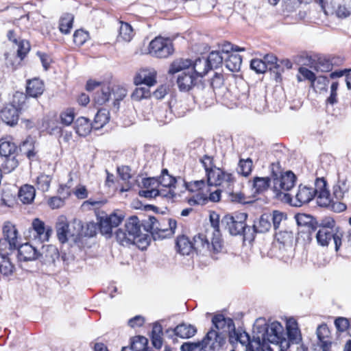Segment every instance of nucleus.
Instances as JSON below:
<instances>
[{
	"label": "nucleus",
	"instance_id": "nucleus-1",
	"mask_svg": "<svg viewBox=\"0 0 351 351\" xmlns=\"http://www.w3.org/2000/svg\"><path fill=\"white\" fill-rule=\"evenodd\" d=\"M192 62L189 59H177L170 65L169 74L182 71L177 78V84L180 91H189L196 84L197 77L189 70Z\"/></svg>",
	"mask_w": 351,
	"mask_h": 351
},
{
	"label": "nucleus",
	"instance_id": "nucleus-2",
	"mask_svg": "<svg viewBox=\"0 0 351 351\" xmlns=\"http://www.w3.org/2000/svg\"><path fill=\"white\" fill-rule=\"evenodd\" d=\"M257 334L253 337L258 346H264L267 343L278 344L285 341L284 337V328L278 322H274L270 324H265L256 328Z\"/></svg>",
	"mask_w": 351,
	"mask_h": 351
},
{
	"label": "nucleus",
	"instance_id": "nucleus-3",
	"mask_svg": "<svg viewBox=\"0 0 351 351\" xmlns=\"http://www.w3.org/2000/svg\"><path fill=\"white\" fill-rule=\"evenodd\" d=\"M269 169L274 184L273 191L277 197L282 194V191H288L294 186L296 176L291 171L283 173L279 162H272Z\"/></svg>",
	"mask_w": 351,
	"mask_h": 351
},
{
	"label": "nucleus",
	"instance_id": "nucleus-4",
	"mask_svg": "<svg viewBox=\"0 0 351 351\" xmlns=\"http://www.w3.org/2000/svg\"><path fill=\"white\" fill-rule=\"evenodd\" d=\"M115 234L117 241L122 245L141 241V223L138 218L136 216L130 217L126 221L124 229H118Z\"/></svg>",
	"mask_w": 351,
	"mask_h": 351
},
{
	"label": "nucleus",
	"instance_id": "nucleus-5",
	"mask_svg": "<svg viewBox=\"0 0 351 351\" xmlns=\"http://www.w3.org/2000/svg\"><path fill=\"white\" fill-rule=\"evenodd\" d=\"M247 214L245 213H236L225 215L221 220V225L233 236L243 235L247 240V230L250 226L246 224Z\"/></svg>",
	"mask_w": 351,
	"mask_h": 351
},
{
	"label": "nucleus",
	"instance_id": "nucleus-6",
	"mask_svg": "<svg viewBox=\"0 0 351 351\" xmlns=\"http://www.w3.org/2000/svg\"><path fill=\"white\" fill-rule=\"evenodd\" d=\"M18 148L10 141H2L0 143V166L4 171L11 172L19 165L16 158Z\"/></svg>",
	"mask_w": 351,
	"mask_h": 351
},
{
	"label": "nucleus",
	"instance_id": "nucleus-7",
	"mask_svg": "<svg viewBox=\"0 0 351 351\" xmlns=\"http://www.w3.org/2000/svg\"><path fill=\"white\" fill-rule=\"evenodd\" d=\"M172 42L169 38L156 37L152 40L149 46V52L153 56L159 58H166L173 52Z\"/></svg>",
	"mask_w": 351,
	"mask_h": 351
},
{
	"label": "nucleus",
	"instance_id": "nucleus-8",
	"mask_svg": "<svg viewBox=\"0 0 351 351\" xmlns=\"http://www.w3.org/2000/svg\"><path fill=\"white\" fill-rule=\"evenodd\" d=\"M343 232L341 231L330 232L326 229H319L316 233L315 237L317 243L321 246H328L332 239L335 244V250L338 252L342 243Z\"/></svg>",
	"mask_w": 351,
	"mask_h": 351
},
{
	"label": "nucleus",
	"instance_id": "nucleus-9",
	"mask_svg": "<svg viewBox=\"0 0 351 351\" xmlns=\"http://www.w3.org/2000/svg\"><path fill=\"white\" fill-rule=\"evenodd\" d=\"M271 227V215L269 213L263 214L258 221H254V224L250 226L247 230V240L253 241L258 233H265L268 232Z\"/></svg>",
	"mask_w": 351,
	"mask_h": 351
},
{
	"label": "nucleus",
	"instance_id": "nucleus-10",
	"mask_svg": "<svg viewBox=\"0 0 351 351\" xmlns=\"http://www.w3.org/2000/svg\"><path fill=\"white\" fill-rule=\"evenodd\" d=\"M207 182L210 186H229L234 182V177L231 173H226L219 168H215L208 171Z\"/></svg>",
	"mask_w": 351,
	"mask_h": 351
},
{
	"label": "nucleus",
	"instance_id": "nucleus-11",
	"mask_svg": "<svg viewBox=\"0 0 351 351\" xmlns=\"http://www.w3.org/2000/svg\"><path fill=\"white\" fill-rule=\"evenodd\" d=\"M202 341L207 350H217L226 343V334L217 332V331L211 328L204 337Z\"/></svg>",
	"mask_w": 351,
	"mask_h": 351
},
{
	"label": "nucleus",
	"instance_id": "nucleus-12",
	"mask_svg": "<svg viewBox=\"0 0 351 351\" xmlns=\"http://www.w3.org/2000/svg\"><path fill=\"white\" fill-rule=\"evenodd\" d=\"M52 228L45 226V223L38 218H36L32 223L31 232L34 239H38L41 243L47 241L52 234Z\"/></svg>",
	"mask_w": 351,
	"mask_h": 351
},
{
	"label": "nucleus",
	"instance_id": "nucleus-13",
	"mask_svg": "<svg viewBox=\"0 0 351 351\" xmlns=\"http://www.w3.org/2000/svg\"><path fill=\"white\" fill-rule=\"evenodd\" d=\"M214 327L218 330L217 332H223L226 334V338L228 335L232 337L230 333L235 332V327L233 320L231 318H226L222 314L215 315L212 319Z\"/></svg>",
	"mask_w": 351,
	"mask_h": 351
},
{
	"label": "nucleus",
	"instance_id": "nucleus-14",
	"mask_svg": "<svg viewBox=\"0 0 351 351\" xmlns=\"http://www.w3.org/2000/svg\"><path fill=\"white\" fill-rule=\"evenodd\" d=\"M5 241L9 245L10 250L16 249L19 245V232L16 226L10 221H5L2 228Z\"/></svg>",
	"mask_w": 351,
	"mask_h": 351
},
{
	"label": "nucleus",
	"instance_id": "nucleus-15",
	"mask_svg": "<svg viewBox=\"0 0 351 351\" xmlns=\"http://www.w3.org/2000/svg\"><path fill=\"white\" fill-rule=\"evenodd\" d=\"M304 59L303 64L313 68L317 71L328 72L332 69V63L326 58H318L317 60L313 59L311 56H301Z\"/></svg>",
	"mask_w": 351,
	"mask_h": 351
},
{
	"label": "nucleus",
	"instance_id": "nucleus-16",
	"mask_svg": "<svg viewBox=\"0 0 351 351\" xmlns=\"http://www.w3.org/2000/svg\"><path fill=\"white\" fill-rule=\"evenodd\" d=\"M18 257L21 261H32L38 259L39 250L29 243L20 245L18 247Z\"/></svg>",
	"mask_w": 351,
	"mask_h": 351
},
{
	"label": "nucleus",
	"instance_id": "nucleus-17",
	"mask_svg": "<svg viewBox=\"0 0 351 351\" xmlns=\"http://www.w3.org/2000/svg\"><path fill=\"white\" fill-rule=\"evenodd\" d=\"M136 85L145 84L147 87L154 86L156 83V71L154 69H143L134 77Z\"/></svg>",
	"mask_w": 351,
	"mask_h": 351
},
{
	"label": "nucleus",
	"instance_id": "nucleus-18",
	"mask_svg": "<svg viewBox=\"0 0 351 351\" xmlns=\"http://www.w3.org/2000/svg\"><path fill=\"white\" fill-rule=\"evenodd\" d=\"M0 117L5 123L14 126L17 124L19 119V109L14 105H8L1 110Z\"/></svg>",
	"mask_w": 351,
	"mask_h": 351
},
{
	"label": "nucleus",
	"instance_id": "nucleus-19",
	"mask_svg": "<svg viewBox=\"0 0 351 351\" xmlns=\"http://www.w3.org/2000/svg\"><path fill=\"white\" fill-rule=\"evenodd\" d=\"M295 219L299 226L306 228V232L309 235L315 232L318 228V223L316 219L310 215L298 213L295 215Z\"/></svg>",
	"mask_w": 351,
	"mask_h": 351
},
{
	"label": "nucleus",
	"instance_id": "nucleus-20",
	"mask_svg": "<svg viewBox=\"0 0 351 351\" xmlns=\"http://www.w3.org/2000/svg\"><path fill=\"white\" fill-rule=\"evenodd\" d=\"M58 248L53 245H43L39 250L38 259L45 264L54 263L59 258Z\"/></svg>",
	"mask_w": 351,
	"mask_h": 351
},
{
	"label": "nucleus",
	"instance_id": "nucleus-21",
	"mask_svg": "<svg viewBox=\"0 0 351 351\" xmlns=\"http://www.w3.org/2000/svg\"><path fill=\"white\" fill-rule=\"evenodd\" d=\"M315 197L313 188L300 185L298 193L295 195V206H301L304 204L310 202Z\"/></svg>",
	"mask_w": 351,
	"mask_h": 351
},
{
	"label": "nucleus",
	"instance_id": "nucleus-22",
	"mask_svg": "<svg viewBox=\"0 0 351 351\" xmlns=\"http://www.w3.org/2000/svg\"><path fill=\"white\" fill-rule=\"evenodd\" d=\"M166 332H171L173 335L182 339H189L196 334L197 328L191 324L182 323L178 325L173 329L167 330Z\"/></svg>",
	"mask_w": 351,
	"mask_h": 351
},
{
	"label": "nucleus",
	"instance_id": "nucleus-23",
	"mask_svg": "<svg viewBox=\"0 0 351 351\" xmlns=\"http://www.w3.org/2000/svg\"><path fill=\"white\" fill-rule=\"evenodd\" d=\"M286 328L289 341L291 343H300L302 341V337L297 322L293 318L289 319Z\"/></svg>",
	"mask_w": 351,
	"mask_h": 351
},
{
	"label": "nucleus",
	"instance_id": "nucleus-24",
	"mask_svg": "<svg viewBox=\"0 0 351 351\" xmlns=\"http://www.w3.org/2000/svg\"><path fill=\"white\" fill-rule=\"evenodd\" d=\"M191 66L192 67H189V70L193 72L196 77H203L211 69L206 59L204 57L197 58L193 63H192Z\"/></svg>",
	"mask_w": 351,
	"mask_h": 351
},
{
	"label": "nucleus",
	"instance_id": "nucleus-25",
	"mask_svg": "<svg viewBox=\"0 0 351 351\" xmlns=\"http://www.w3.org/2000/svg\"><path fill=\"white\" fill-rule=\"evenodd\" d=\"M44 84L38 78L29 80L27 82L26 93L32 97L41 95L44 91Z\"/></svg>",
	"mask_w": 351,
	"mask_h": 351
},
{
	"label": "nucleus",
	"instance_id": "nucleus-26",
	"mask_svg": "<svg viewBox=\"0 0 351 351\" xmlns=\"http://www.w3.org/2000/svg\"><path fill=\"white\" fill-rule=\"evenodd\" d=\"M74 124L75 132L80 136H87L93 127V123H90V121L84 117L77 118Z\"/></svg>",
	"mask_w": 351,
	"mask_h": 351
},
{
	"label": "nucleus",
	"instance_id": "nucleus-27",
	"mask_svg": "<svg viewBox=\"0 0 351 351\" xmlns=\"http://www.w3.org/2000/svg\"><path fill=\"white\" fill-rule=\"evenodd\" d=\"M193 250L197 252L210 251V245L206 236L204 234H198L193 237L192 242Z\"/></svg>",
	"mask_w": 351,
	"mask_h": 351
},
{
	"label": "nucleus",
	"instance_id": "nucleus-28",
	"mask_svg": "<svg viewBox=\"0 0 351 351\" xmlns=\"http://www.w3.org/2000/svg\"><path fill=\"white\" fill-rule=\"evenodd\" d=\"M272 180L271 176L270 177H258L256 176L253 178V189L256 193L260 194L266 191L270 186Z\"/></svg>",
	"mask_w": 351,
	"mask_h": 351
},
{
	"label": "nucleus",
	"instance_id": "nucleus-29",
	"mask_svg": "<svg viewBox=\"0 0 351 351\" xmlns=\"http://www.w3.org/2000/svg\"><path fill=\"white\" fill-rule=\"evenodd\" d=\"M36 191L34 186L25 184L21 187L19 191V199L23 204H30L34 200Z\"/></svg>",
	"mask_w": 351,
	"mask_h": 351
},
{
	"label": "nucleus",
	"instance_id": "nucleus-30",
	"mask_svg": "<svg viewBox=\"0 0 351 351\" xmlns=\"http://www.w3.org/2000/svg\"><path fill=\"white\" fill-rule=\"evenodd\" d=\"M176 247L178 252L182 255H189L193 251L192 241L184 235L177 238Z\"/></svg>",
	"mask_w": 351,
	"mask_h": 351
},
{
	"label": "nucleus",
	"instance_id": "nucleus-31",
	"mask_svg": "<svg viewBox=\"0 0 351 351\" xmlns=\"http://www.w3.org/2000/svg\"><path fill=\"white\" fill-rule=\"evenodd\" d=\"M242 64V58L240 55L231 53L225 57L224 64L232 72L239 71Z\"/></svg>",
	"mask_w": 351,
	"mask_h": 351
},
{
	"label": "nucleus",
	"instance_id": "nucleus-32",
	"mask_svg": "<svg viewBox=\"0 0 351 351\" xmlns=\"http://www.w3.org/2000/svg\"><path fill=\"white\" fill-rule=\"evenodd\" d=\"M74 16L72 14L64 13L59 20V29L61 33L68 34L73 27Z\"/></svg>",
	"mask_w": 351,
	"mask_h": 351
},
{
	"label": "nucleus",
	"instance_id": "nucleus-33",
	"mask_svg": "<svg viewBox=\"0 0 351 351\" xmlns=\"http://www.w3.org/2000/svg\"><path fill=\"white\" fill-rule=\"evenodd\" d=\"M334 10L339 18H346L351 14V0H343V3L336 2Z\"/></svg>",
	"mask_w": 351,
	"mask_h": 351
},
{
	"label": "nucleus",
	"instance_id": "nucleus-34",
	"mask_svg": "<svg viewBox=\"0 0 351 351\" xmlns=\"http://www.w3.org/2000/svg\"><path fill=\"white\" fill-rule=\"evenodd\" d=\"M348 191L349 185L346 179H339L337 184L333 186V195L337 200L342 199Z\"/></svg>",
	"mask_w": 351,
	"mask_h": 351
},
{
	"label": "nucleus",
	"instance_id": "nucleus-35",
	"mask_svg": "<svg viewBox=\"0 0 351 351\" xmlns=\"http://www.w3.org/2000/svg\"><path fill=\"white\" fill-rule=\"evenodd\" d=\"M68 222L66 221V218L63 217L60 218L56 224V232L58 238L62 243H64L68 241Z\"/></svg>",
	"mask_w": 351,
	"mask_h": 351
},
{
	"label": "nucleus",
	"instance_id": "nucleus-36",
	"mask_svg": "<svg viewBox=\"0 0 351 351\" xmlns=\"http://www.w3.org/2000/svg\"><path fill=\"white\" fill-rule=\"evenodd\" d=\"M110 113L106 108L99 109L95 116L93 127L99 129L105 125L109 121Z\"/></svg>",
	"mask_w": 351,
	"mask_h": 351
},
{
	"label": "nucleus",
	"instance_id": "nucleus-37",
	"mask_svg": "<svg viewBox=\"0 0 351 351\" xmlns=\"http://www.w3.org/2000/svg\"><path fill=\"white\" fill-rule=\"evenodd\" d=\"M67 236L69 238H73L75 240L78 236L82 234L83 225L82 221L78 219H73L71 222L68 223Z\"/></svg>",
	"mask_w": 351,
	"mask_h": 351
},
{
	"label": "nucleus",
	"instance_id": "nucleus-38",
	"mask_svg": "<svg viewBox=\"0 0 351 351\" xmlns=\"http://www.w3.org/2000/svg\"><path fill=\"white\" fill-rule=\"evenodd\" d=\"M214 90L210 87H204L197 93V97L206 106L214 102Z\"/></svg>",
	"mask_w": 351,
	"mask_h": 351
},
{
	"label": "nucleus",
	"instance_id": "nucleus-39",
	"mask_svg": "<svg viewBox=\"0 0 351 351\" xmlns=\"http://www.w3.org/2000/svg\"><path fill=\"white\" fill-rule=\"evenodd\" d=\"M210 69H217L223 62L225 57L222 56L219 51H211L206 58Z\"/></svg>",
	"mask_w": 351,
	"mask_h": 351
},
{
	"label": "nucleus",
	"instance_id": "nucleus-40",
	"mask_svg": "<svg viewBox=\"0 0 351 351\" xmlns=\"http://www.w3.org/2000/svg\"><path fill=\"white\" fill-rule=\"evenodd\" d=\"M147 339L143 336H136L131 339L130 348L133 351H143L147 345Z\"/></svg>",
	"mask_w": 351,
	"mask_h": 351
},
{
	"label": "nucleus",
	"instance_id": "nucleus-41",
	"mask_svg": "<svg viewBox=\"0 0 351 351\" xmlns=\"http://www.w3.org/2000/svg\"><path fill=\"white\" fill-rule=\"evenodd\" d=\"M45 130L51 135L62 136L63 130L56 119H49L45 123Z\"/></svg>",
	"mask_w": 351,
	"mask_h": 351
},
{
	"label": "nucleus",
	"instance_id": "nucleus-42",
	"mask_svg": "<svg viewBox=\"0 0 351 351\" xmlns=\"http://www.w3.org/2000/svg\"><path fill=\"white\" fill-rule=\"evenodd\" d=\"M132 36L133 29L132 26L128 23L121 22L119 28V39H121L125 42H129L131 40Z\"/></svg>",
	"mask_w": 351,
	"mask_h": 351
},
{
	"label": "nucleus",
	"instance_id": "nucleus-43",
	"mask_svg": "<svg viewBox=\"0 0 351 351\" xmlns=\"http://www.w3.org/2000/svg\"><path fill=\"white\" fill-rule=\"evenodd\" d=\"M220 198H221V191L217 189L215 191L210 193L208 197H203L202 195L198 194L197 195V199L192 200V201L194 202V204H204L208 202V200H210L213 202H217L220 200Z\"/></svg>",
	"mask_w": 351,
	"mask_h": 351
},
{
	"label": "nucleus",
	"instance_id": "nucleus-44",
	"mask_svg": "<svg viewBox=\"0 0 351 351\" xmlns=\"http://www.w3.org/2000/svg\"><path fill=\"white\" fill-rule=\"evenodd\" d=\"M14 267L10 261L9 258L2 256L0 261V274L8 276L12 274Z\"/></svg>",
	"mask_w": 351,
	"mask_h": 351
},
{
	"label": "nucleus",
	"instance_id": "nucleus-45",
	"mask_svg": "<svg viewBox=\"0 0 351 351\" xmlns=\"http://www.w3.org/2000/svg\"><path fill=\"white\" fill-rule=\"evenodd\" d=\"M252 169V160L250 158L246 160L241 159L239 162L237 171L242 176L247 177L248 176Z\"/></svg>",
	"mask_w": 351,
	"mask_h": 351
},
{
	"label": "nucleus",
	"instance_id": "nucleus-46",
	"mask_svg": "<svg viewBox=\"0 0 351 351\" xmlns=\"http://www.w3.org/2000/svg\"><path fill=\"white\" fill-rule=\"evenodd\" d=\"M158 221L155 217L149 216L147 219L142 221L141 226H142L146 232H150L153 235L154 230L158 229L156 227Z\"/></svg>",
	"mask_w": 351,
	"mask_h": 351
},
{
	"label": "nucleus",
	"instance_id": "nucleus-47",
	"mask_svg": "<svg viewBox=\"0 0 351 351\" xmlns=\"http://www.w3.org/2000/svg\"><path fill=\"white\" fill-rule=\"evenodd\" d=\"M110 95L109 87L102 88L100 92L96 93L94 97L95 102L99 105H103L109 100Z\"/></svg>",
	"mask_w": 351,
	"mask_h": 351
},
{
	"label": "nucleus",
	"instance_id": "nucleus-48",
	"mask_svg": "<svg viewBox=\"0 0 351 351\" xmlns=\"http://www.w3.org/2000/svg\"><path fill=\"white\" fill-rule=\"evenodd\" d=\"M165 220H163L162 222L158 221L156 227L158 229L154 230L153 235H152L154 240L160 239H162L167 237L171 236V235H169V234H167L168 228L165 227Z\"/></svg>",
	"mask_w": 351,
	"mask_h": 351
},
{
	"label": "nucleus",
	"instance_id": "nucleus-49",
	"mask_svg": "<svg viewBox=\"0 0 351 351\" xmlns=\"http://www.w3.org/2000/svg\"><path fill=\"white\" fill-rule=\"evenodd\" d=\"M17 57L19 58L21 60H23L30 50V44L27 40H22L19 43L17 42Z\"/></svg>",
	"mask_w": 351,
	"mask_h": 351
},
{
	"label": "nucleus",
	"instance_id": "nucleus-50",
	"mask_svg": "<svg viewBox=\"0 0 351 351\" xmlns=\"http://www.w3.org/2000/svg\"><path fill=\"white\" fill-rule=\"evenodd\" d=\"M75 113L73 109L69 108L61 112L60 115V123L68 126L71 125L74 120Z\"/></svg>",
	"mask_w": 351,
	"mask_h": 351
},
{
	"label": "nucleus",
	"instance_id": "nucleus-51",
	"mask_svg": "<svg viewBox=\"0 0 351 351\" xmlns=\"http://www.w3.org/2000/svg\"><path fill=\"white\" fill-rule=\"evenodd\" d=\"M150 96L149 87L136 88L132 94V99L136 101H140L142 99L147 98Z\"/></svg>",
	"mask_w": 351,
	"mask_h": 351
},
{
	"label": "nucleus",
	"instance_id": "nucleus-52",
	"mask_svg": "<svg viewBox=\"0 0 351 351\" xmlns=\"http://www.w3.org/2000/svg\"><path fill=\"white\" fill-rule=\"evenodd\" d=\"M319 229H326L330 232L340 231L339 227L336 226L335 221L331 217H326L318 224Z\"/></svg>",
	"mask_w": 351,
	"mask_h": 351
},
{
	"label": "nucleus",
	"instance_id": "nucleus-53",
	"mask_svg": "<svg viewBox=\"0 0 351 351\" xmlns=\"http://www.w3.org/2000/svg\"><path fill=\"white\" fill-rule=\"evenodd\" d=\"M51 178L46 174H41L37 178V186L39 190L47 191L49 190Z\"/></svg>",
	"mask_w": 351,
	"mask_h": 351
},
{
	"label": "nucleus",
	"instance_id": "nucleus-54",
	"mask_svg": "<svg viewBox=\"0 0 351 351\" xmlns=\"http://www.w3.org/2000/svg\"><path fill=\"white\" fill-rule=\"evenodd\" d=\"M250 69L256 73H264L267 69V64L261 59H253L250 62Z\"/></svg>",
	"mask_w": 351,
	"mask_h": 351
},
{
	"label": "nucleus",
	"instance_id": "nucleus-55",
	"mask_svg": "<svg viewBox=\"0 0 351 351\" xmlns=\"http://www.w3.org/2000/svg\"><path fill=\"white\" fill-rule=\"evenodd\" d=\"M221 53H223L226 55V57L228 56L231 53H230L231 51H244L245 48L240 47L238 46H234L230 43L225 42L223 44H221L220 47V50H219Z\"/></svg>",
	"mask_w": 351,
	"mask_h": 351
},
{
	"label": "nucleus",
	"instance_id": "nucleus-56",
	"mask_svg": "<svg viewBox=\"0 0 351 351\" xmlns=\"http://www.w3.org/2000/svg\"><path fill=\"white\" fill-rule=\"evenodd\" d=\"M158 180V184H160L162 186L166 188H171L175 187V184L176 183V178L171 176V175L167 176H160Z\"/></svg>",
	"mask_w": 351,
	"mask_h": 351
},
{
	"label": "nucleus",
	"instance_id": "nucleus-57",
	"mask_svg": "<svg viewBox=\"0 0 351 351\" xmlns=\"http://www.w3.org/2000/svg\"><path fill=\"white\" fill-rule=\"evenodd\" d=\"M293 234L292 232L284 231L276 234V239L284 245L291 244L293 241Z\"/></svg>",
	"mask_w": 351,
	"mask_h": 351
},
{
	"label": "nucleus",
	"instance_id": "nucleus-58",
	"mask_svg": "<svg viewBox=\"0 0 351 351\" xmlns=\"http://www.w3.org/2000/svg\"><path fill=\"white\" fill-rule=\"evenodd\" d=\"M271 215V221L275 230L279 228L281 221L287 219L286 215L278 210H274Z\"/></svg>",
	"mask_w": 351,
	"mask_h": 351
},
{
	"label": "nucleus",
	"instance_id": "nucleus-59",
	"mask_svg": "<svg viewBox=\"0 0 351 351\" xmlns=\"http://www.w3.org/2000/svg\"><path fill=\"white\" fill-rule=\"evenodd\" d=\"M88 38V32L82 29H77L74 32L73 42L75 43V45L81 46L86 41Z\"/></svg>",
	"mask_w": 351,
	"mask_h": 351
},
{
	"label": "nucleus",
	"instance_id": "nucleus-60",
	"mask_svg": "<svg viewBox=\"0 0 351 351\" xmlns=\"http://www.w3.org/2000/svg\"><path fill=\"white\" fill-rule=\"evenodd\" d=\"M329 329L326 324L319 325L316 331L319 341L329 339Z\"/></svg>",
	"mask_w": 351,
	"mask_h": 351
},
{
	"label": "nucleus",
	"instance_id": "nucleus-61",
	"mask_svg": "<svg viewBox=\"0 0 351 351\" xmlns=\"http://www.w3.org/2000/svg\"><path fill=\"white\" fill-rule=\"evenodd\" d=\"M99 229L101 232L103 234H106L110 236L112 234V226L109 223L107 217L105 218L101 217L99 221Z\"/></svg>",
	"mask_w": 351,
	"mask_h": 351
},
{
	"label": "nucleus",
	"instance_id": "nucleus-62",
	"mask_svg": "<svg viewBox=\"0 0 351 351\" xmlns=\"http://www.w3.org/2000/svg\"><path fill=\"white\" fill-rule=\"evenodd\" d=\"M236 335V340L239 341L242 345L246 346V350L252 346L250 343V337L249 334L246 332H243L240 333L233 332Z\"/></svg>",
	"mask_w": 351,
	"mask_h": 351
},
{
	"label": "nucleus",
	"instance_id": "nucleus-63",
	"mask_svg": "<svg viewBox=\"0 0 351 351\" xmlns=\"http://www.w3.org/2000/svg\"><path fill=\"white\" fill-rule=\"evenodd\" d=\"M335 325L338 331L344 332L349 327V321L347 318L339 317L335 320Z\"/></svg>",
	"mask_w": 351,
	"mask_h": 351
},
{
	"label": "nucleus",
	"instance_id": "nucleus-64",
	"mask_svg": "<svg viewBox=\"0 0 351 351\" xmlns=\"http://www.w3.org/2000/svg\"><path fill=\"white\" fill-rule=\"evenodd\" d=\"M223 84V77L221 73H215V75L211 79L210 86L211 88L215 89L221 88Z\"/></svg>",
	"mask_w": 351,
	"mask_h": 351
}]
</instances>
